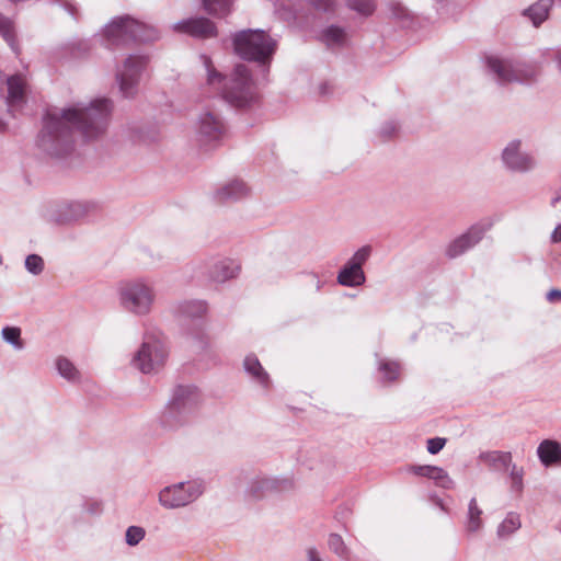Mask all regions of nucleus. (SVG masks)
I'll list each match as a JSON object with an SVG mask.
<instances>
[{
    "mask_svg": "<svg viewBox=\"0 0 561 561\" xmlns=\"http://www.w3.org/2000/svg\"><path fill=\"white\" fill-rule=\"evenodd\" d=\"M111 112L112 102L108 99L50 110L44 116L39 146L51 154H59V146L68 144L73 134L87 140L98 139L107 130Z\"/></svg>",
    "mask_w": 561,
    "mask_h": 561,
    "instance_id": "1",
    "label": "nucleus"
},
{
    "mask_svg": "<svg viewBox=\"0 0 561 561\" xmlns=\"http://www.w3.org/2000/svg\"><path fill=\"white\" fill-rule=\"evenodd\" d=\"M118 307L136 318L149 317L156 307L157 289L147 277H133L121 280L116 286Z\"/></svg>",
    "mask_w": 561,
    "mask_h": 561,
    "instance_id": "2",
    "label": "nucleus"
},
{
    "mask_svg": "<svg viewBox=\"0 0 561 561\" xmlns=\"http://www.w3.org/2000/svg\"><path fill=\"white\" fill-rule=\"evenodd\" d=\"M169 356L170 346L167 337L159 331H146L130 364L145 375H156L165 367Z\"/></svg>",
    "mask_w": 561,
    "mask_h": 561,
    "instance_id": "3",
    "label": "nucleus"
},
{
    "mask_svg": "<svg viewBox=\"0 0 561 561\" xmlns=\"http://www.w3.org/2000/svg\"><path fill=\"white\" fill-rule=\"evenodd\" d=\"M233 47L241 58L266 66L276 50V42L262 30H244L233 36Z\"/></svg>",
    "mask_w": 561,
    "mask_h": 561,
    "instance_id": "4",
    "label": "nucleus"
},
{
    "mask_svg": "<svg viewBox=\"0 0 561 561\" xmlns=\"http://www.w3.org/2000/svg\"><path fill=\"white\" fill-rule=\"evenodd\" d=\"M221 98L238 108L249 107L259 100L257 87L248 66L236 65L227 79Z\"/></svg>",
    "mask_w": 561,
    "mask_h": 561,
    "instance_id": "5",
    "label": "nucleus"
},
{
    "mask_svg": "<svg viewBox=\"0 0 561 561\" xmlns=\"http://www.w3.org/2000/svg\"><path fill=\"white\" fill-rule=\"evenodd\" d=\"M103 37L108 46L125 45L130 41L150 42L158 35L154 28L129 16L114 18L103 28Z\"/></svg>",
    "mask_w": 561,
    "mask_h": 561,
    "instance_id": "6",
    "label": "nucleus"
},
{
    "mask_svg": "<svg viewBox=\"0 0 561 561\" xmlns=\"http://www.w3.org/2000/svg\"><path fill=\"white\" fill-rule=\"evenodd\" d=\"M204 484L198 480L181 481L162 488L158 503L165 510H178L197 501L204 493Z\"/></svg>",
    "mask_w": 561,
    "mask_h": 561,
    "instance_id": "7",
    "label": "nucleus"
},
{
    "mask_svg": "<svg viewBox=\"0 0 561 561\" xmlns=\"http://www.w3.org/2000/svg\"><path fill=\"white\" fill-rule=\"evenodd\" d=\"M148 57L145 55H128L117 65L115 79L124 98L130 99L137 94L141 76L147 67Z\"/></svg>",
    "mask_w": 561,
    "mask_h": 561,
    "instance_id": "8",
    "label": "nucleus"
},
{
    "mask_svg": "<svg viewBox=\"0 0 561 561\" xmlns=\"http://www.w3.org/2000/svg\"><path fill=\"white\" fill-rule=\"evenodd\" d=\"M203 401V394L195 386L181 385L174 388L168 409L179 420L188 421L198 413Z\"/></svg>",
    "mask_w": 561,
    "mask_h": 561,
    "instance_id": "9",
    "label": "nucleus"
},
{
    "mask_svg": "<svg viewBox=\"0 0 561 561\" xmlns=\"http://www.w3.org/2000/svg\"><path fill=\"white\" fill-rule=\"evenodd\" d=\"M493 75L500 83H531L539 76L537 68L527 66L513 59L493 58Z\"/></svg>",
    "mask_w": 561,
    "mask_h": 561,
    "instance_id": "10",
    "label": "nucleus"
},
{
    "mask_svg": "<svg viewBox=\"0 0 561 561\" xmlns=\"http://www.w3.org/2000/svg\"><path fill=\"white\" fill-rule=\"evenodd\" d=\"M194 126L198 141L202 145L217 142L225 134V124L220 113L211 106H205L199 110Z\"/></svg>",
    "mask_w": 561,
    "mask_h": 561,
    "instance_id": "11",
    "label": "nucleus"
},
{
    "mask_svg": "<svg viewBox=\"0 0 561 561\" xmlns=\"http://www.w3.org/2000/svg\"><path fill=\"white\" fill-rule=\"evenodd\" d=\"M502 162L512 172L526 173L537 165L536 158L522 149V141L514 139L502 151Z\"/></svg>",
    "mask_w": 561,
    "mask_h": 561,
    "instance_id": "12",
    "label": "nucleus"
},
{
    "mask_svg": "<svg viewBox=\"0 0 561 561\" xmlns=\"http://www.w3.org/2000/svg\"><path fill=\"white\" fill-rule=\"evenodd\" d=\"M199 60L203 67L204 82L199 88L201 98H214L221 95L227 78L214 65L207 55H201Z\"/></svg>",
    "mask_w": 561,
    "mask_h": 561,
    "instance_id": "13",
    "label": "nucleus"
},
{
    "mask_svg": "<svg viewBox=\"0 0 561 561\" xmlns=\"http://www.w3.org/2000/svg\"><path fill=\"white\" fill-rule=\"evenodd\" d=\"M250 195V187L240 179H232L220 185L214 193L218 203H231L241 201Z\"/></svg>",
    "mask_w": 561,
    "mask_h": 561,
    "instance_id": "14",
    "label": "nucleus"
},
{
    "mask_svg": "<svg viewBox=\"0 0 561 561\" xmlns=\"http://www.w3.org/2000/svg\"><path fill=\"white\" fill-rule=\"evenodd\" d=\"M174 30L195 37H213L216 35L215 24L206 18L188 19L178 22Z\"/></svg>",
    "mask_w": 561,
    "mask_h": 561,
    "instance_id": "15",
    "label": "nucleus"
},
{
    "mask_svg": "<svg viewBox=\"0 0 561 561\" xmlns=\"http://www.w3.org/2000/svg\"><path fill=\"white\" fill-rule=\"evenodd\" d=\"M241 271V265L233 259H220L216 261L209 272V277L216 283H225L236 278Z\"/></svg>",
    "mask_w": 561,
    "mask_h": 561,
    "instance_id": "16",
    "label": "nucleus"
},
{
    "mask_svg": "<svg viewBox=\"0 0 561 561\" xmlns=\"http://www.w3.org/2000/svg\"><path fill=\"white\" fill-rule=\"evenodd\" d=\"M537 456L545 468L561 466V443L543 439L537 447Z\"/></svg>",
    "mask_w": 561,
    "mask_h": 561,
    "instance_id": "17",
    "label": "nucleus"
},
{
    "mask_svg": "<svg viewBox=\"0 0 561 561\" xmlns=\"http://www.w3.org/2000/svg\"><path fill=\"white\" fill-rule=\"evenodd\" d=\"M7 104L11 111L22 107L25 102V79L21 76H12L7 79Z\"/></svg>",
    "mask_w": 561,
    "mask_h": 561,
    "instance_id": "18",
    "label": "nucleus"
},
{
    "mask_svg": "<svg viewBox=\"0 0 561 561\" xmlns=\"http://www.w3.org/2000/svg\"><path fill=\"white\" fill-rule=\"evenodd\" d=\"M554 0H538L522 11V16L527 19L533 26L539 27L548 18Z\"/></svg>",
    "mask_w": 561,
    "mask_h": 561,
    "instance_id": "19",
    "label": "nucleus"
},
{
    "mask_svg": "<svg viewBox=\"0 0 561 561\" xmlns=\"http://www.w3.org/2000/svg\"><path fill=\"white\" fill-rule=\"evenodd\" d=\"M243 368L256 385L264 389H268L271 385L270 376L255 355L250 354L245 356L243 360Z\"/></svg>",
    "mask_w": 561,
    "mask_h": 561,
    "instance_id": "20",
    "label": "nucleus"
},
{
    "mask_svg": "<svg viewBox=\"0 0 561 561\" xmlns=\"http://www.w3.org/2000/svg\"><path fill=\"white\" fill-rule=\"evenodd\" d=\"M525 470L520 466H511L510 471L504 473V483L514 499H520L524 492Z\"/></svg>",
    "mask_w": 561,
    "mask_h": 561,
    "instance_id": "21",
    "label": "nucleus"
},
{
    "mask_svg": "<svg viewBox=\"0 0 561 561\" xmlns=\"http://www.w3.org/2000/svg\"><path fill=\"white\" fill-rule=\"evenodd\" d=\"M283 483L287 485L291 484L290 481L287 480L279 481L274 478H259L251 483L249 492L254 499H259L268 492L283 490L285 488L282 485Z\"/></svg>",
    "mask_w": 561,
    "mask_h": 561,
    "instance_id": "22",
    "label": "nucleus"
},
{
    "mask_svg": "<svg viewBox=\"0 0 561 561\" xmlns=\"http://www.w3.org/2000/svg\"><path fill=\"white\" fill-rule=\"evenodd\" d=\"M54 364L58 375L66 381L70 383H79L81 381V371L68 357L62 355L57 356Z\"/></svg>",
    "mask_w": 561,
    "mask_h": 561,
    "instance_id": "23",
    "label": "nucleus"
},
{
    "mask_svg": "<svg viewBox=\"0 0 561 561\" xmlns=\"http://www.w3.org/2000/svg\"><path fill=\"white\" fill-rule=\"evenodd\" d=\"M336 280L345 287H358L365 283L366 276L364 270H357L345 263L340 270Z\"/></svg>",
    "mask_w": 561,
    "mask_h": 561,
    "instance_id": "24",
    "label": "nucleus"
},
{
    "mask_svg": "<svg viewBox=\"0 0 561 561\" xmlns=\"http://www.w3.org/2000/svg\"><path fill=\"white\" fill-rule=\"evenodd\" d=\"M476 245L466 232H462L445 247L444 253L448 259H456L473 249Z\"/></svg>",
    "mask_w": 561,
    "mask_h": 561,
    "instance_id": "25",
    "label": "nucleus"
},
{
    "mask_svg": "<svg viewBox=\"0 0 561 561\" xmlns=\"http://www.w3.org/2000/svg\"><path fill=\"white\" fill-rule=\"evenodd\" d=\"M520 527V515L516 512H508L505 518L499 524L496 536L501 540H506L511 538Z\"/></svg>",
    "mask_w": 561,
    "mask_h": 561,
    "instance_id": "26",
    "label": "nucleus"
},
{
    "mask_svg": "<svg viewBox=\"0 0 561 561\" xmlns=\"http://www.w3.org/2000/svg\"><path fill=\"white\" fill-rule=\"evenodd\" d=\"M491 228V221L488 218L472 224L465 232L471 239L474 245H478L486 236Z\"/></svg>",
    "mask_w": 561,
    "mask_h": 561,
    "instance_id": "27",
    "label": "nucleus"
},
{
    "mask_svg": "<svg viewBox=\"0 0 561 561\" xmlns=\"http://www.w3.org/2000/svg\"><path fill=\"white\" fill-rule=\"evenodd\" d=\"M179 310L185 317H202L207 311V305L203 300H187L180 305Z\"/></svg>",
    "mask_w": 561,
    "mask_h": 561,
    "instance_id": "28",
    "label": "nucleus"
},
{
    "mask_svg": "<svg viewBox=\"0 0 561 561\" xmlns=\"http://www.w3.org/2000/svg\"><path fill=\"white\" fill-rule=\"evenodd\" d=\"M204 9L211 15L225 16L230 12L232 0H202Z\"/></svg>",
    "mask_w": 561,
    "mask_h": 561,
    "instance_id": "29",
    "label": "nucleus"
},
{
    "mask_svg": "<svg viewBox=\"0 0 561 561\" xmlns=\"http://www.w3.org/2000/svg\"><path fill=\"white\" fill-rule=\"evenodd\" d=\"M328 545L330 550L340 557L342 561H348L351 559V551L340 535L331 534L328 540Z\"/></svg>",
    "mask_w": 561,
    "mask_h": 561,
    "instance_id": "30",
    "label": "nucleus"
},
{
    "mask_svg": "<svg viewBox=\"0 0 561 561\" xmlns=\"http://www.w3.org/2000/svg\"><path fill=\"white\" fill-rule=\"evenodd\" d=\"M1 337L16 351H21L24 347L21 339V329L18 327H4L1 330Z\"/></svg>",
    "mask_w": 561,
    "mask_h": 561,
    "instance_id": "31",
    "label": "nucleus"
},
{
    "mask_svg": "<svg viewBox=\"0 0 561 561\" xmlns=\"http://www.w3.org/2000/svg\"><path fill=\"white\" fill-rule=\"evenodd\" d=\"M322 38L329 46L342 45L346 41V33L339 26H329L323 31Z\"/></svg>",
    "mask_w": 561,
    "mask_h": 561,
    "instance_id": "32",
    "label": "nucleus"
},
{
    "mask_svg": "<svg viewBox=\"0 0 561 561\" xmlns=\"http://www.w3.org/2000/svg\"><path fill=\"white\" fill-rule=\"evenodd\" d=\"M371 252L373 248L370 245H363L347 260L346 264L363 270V265L368 261Z\"/></svg>",
    "mask_w": 561,
    "mask_h": 561,
    "instance_id": "33",
    "label": "nucleus"
},
{
    "mask_svg": "<svg viewBox=\"0 0 561 561\" xmlns=\"http://www.w3.org/2000/svg\"><path fill=\"white\" fill-rule=\"evenodd\" d=\"M511 466H517L513 462L511 453L493 451V468L502 470L503 473L510 471Z\"/></svg>",
    "mask_w": 561,
    "mask_h": 561,
    "instance_id": "34",
    "label": "nucleus"
},
{
    "mask_svg": "<svg viewBox=\"0 0 561 561\" xmlns=\"http://www.w3.org/2000/svg\"><path fill=\"white\" fill-rule=\"evenodd\" d=\"M379 371L387 381H393L400 374V365L397 362L383 359L379 363Z\"/></svg>",
    "mask_w": 561,
    "mask_h": 561,
    "instance_id": "35",
    "label": "nucleus"
},
{
    "mask_svg": "<svg viewBox=\"0 0 561 561\" xmlns=\"http://www.w3.org/2000/svg\"><path fill=\"white\" fill-rule=\"evenodd\" d=\"M481 511L479 510L477 502L472 499L469 503L468 510V530L477 531L481 527Z\"/></svg>",
    "mask_w": 561,
    "mask_h": 561,
    "instance_id": "36",
    "label": "nucleus"
},
{
    "mask_svg": "<svg viewBox=\"0 0 561 561\" xmlns=\"http://www.w3.org/2000/svg\"><path fill=\"white\" fill-rule=\"evenodd\" d=\"M146 536V530L141 526H129L125 531V542L129 547L139 545Z\"/></svg>",
    "mask_w": 561,
    "mask_h": 561,
    "instance_id": "37",
    "label": "nucleus"
},
{
    "mask_svg": "<svg viewBox=\"0 0 561 561\" xmlns=\"http://www.w3.org/2000/svg\"><path fill=\"white\" fill-rule=\"evenodd\" d=\"M0 33L2 34L3 38L8 42V44L11 46V48L15 53H18V48H16L15 42H14V35L12 32V23L8 18H5L1 13H0Z\"/></svg>",
    "mask_w": 561,
    "mask_h": 561,
    "instance_id": "38",
    "label": "nucleus"
},
{
    "mask_svg": "<svg viewBox=\"0 0 561 561\" xmlns=\"http://www.w3.org/2000/svg\"><path fill=\"white\" fill-rule=\"evenodd\" d=\"M26 271L32 275H39L44 271V260L37 254H30L24 262Z\"/></svg>",
    "mask_w": 561,
    "mask_h": 561,
    "instance_id": "39",
    "label": "nucleus"
},
{
    "mask_svg": "<svg viewBox=\"0 0 561 561\" xmlns=\"http://www.w3.org/2000/svg\"><path fill=\"white\" fill-rule=\"evenodd\" d=\"M431 479L436 482L438 486L444 489H451L454 481L449 478L448 473L440 467H435L432 470Z\"/></svg>",
    "mask_w": 561,
    "mask_h": 561,
    "instance_id": "40",
    "label": "nucleus"
},
{
    "mask_svg": "<svg viewBox=\"0 0 561 561\" xmlns=\"http://www.w3.org/2000/svg\"><path fill=\"white\" fill-rule=\"evenodd\" d=\"M348 7L363 15H370L376 8L373 0H348Z\"/></svg>",
    "mask_w": 561,
    "mask_h": 561,
    "instance_id": "41",
    "label": "nucleus"
},
{
    "mask_svg": "<svg viewBox=\"0 0 561 561\" xmlns=\"http://www.w3.org/2000/svg\"><path fill=\"white\" fill-rule=\"evenodd\" d=\"M399 125L396 121H387L379 127V135L382 138H391L397 134Z\"/></svg>",
    "mask_w": 561,
    "mask_h": 561,
    "instance_id": "42",
    "label": "nucleus"
},
{
    "mask_svg": "<svg viewBox=\"0 0 561 561\" xmlns=\"http://www.w3.org/2000/svg\"><path fill=\"white\" fill-rule=\"evenodd\" d=\"M82 508H83L84 513L92 515V516H98L102 513L103 505H102V502H100L98 500H88L84 502Z\"/></svg>",
    "mask_w": 561,
    "mask_h": 561,
    "instance_id": "43",
    "label": "nucleus"
},
{
    "mask_svg": "<svg viewBox=\"0 0 561 561\" xmlns=\"http://www.w3.org/2000/svg\"><path fill=\"white\" fill-rule=\"evenodd\" d=\"M446 444L445 438L434 437L427 439V451L432 455L439 453Z\"/></svg>",
    "mask_w": 561,
    "mask_h": 561,
    "instance_id": "44",
    "label": "nucleus"
},
{
    "mask_svg": "<svg viewBox=\"0 0 561 561\" xmlns=\"http://www.w3.org/2000/svg\"><path fill=\"white\" fill-rule=\"evenodd\" d=\"M307 561H324L316 548L307 549Z\"/></svg>",
    "mask_w": 561,
    "mask_h": 561,
    "instance_id": "45",
    "label": "nucleus"
},
{
    "mask_svg": "<svg viewBox=\"0 0 561 561\" xmlns=\"http://www.w3.org/2000/svg\"><path fill=\"white\" fill-rule=\"evenodd\" d=\"M547 300L549 302H556L561 300V290L560 289H551L547 293Z\"/></svg>",
    "mask_w": 561,
    "mask_h": 561,
    "instance_id": "46",
    "label": "nucleus"
},
{
    "mask_svg": "<svg viewBox=\"0 0 561 561\" xmlns=\"http://www.w3.org/2000/svg\"><path fill=\"white\" fill-rule=\"evenodd\" d=\"M71 207L76 209L77 215H82V214L87 213V211H88V209H89L90 207H92V206H91V205H89V204L83 205V204H81V203H76V204L71 205Z\"/></svg>",
    "mask_w": 561,
    "mask_h": 561,
    "instance_id": "47",
    "label": "nucleus"
},
{
    "mask_svg": "<svg viewBox=\"0 0 561 561\" xmlns=\"http://www.w3.org/2000/svg\"><path fill=\"white\" fill-rule=\"evenodd\" d=\"M551 239L553 242H561V224L554 228Z\"/></svg>",
    "mask_w": 561,
    "mask_h": 561,
    "instance_id": "48",
    "label": "nucleus"
},
{
    "mask_svg": "<svg viewBox=\"0 0 561 561\" xmlns=\"http://www.w3.org/2000/svg\"><path fill=\"white\" fill-rule=\"evenodd\" d=\"M64 7L72 16H76L77 9H76V5L72 2L65 1L64 2Z\"/></svg>",
    "mask_w": 561,
    "mask_h": 561,
    "instance_id": "49",
    "label": "nucleus"
},
{
    "mask_svg": "<svg viewBox=\"0 0 561 561\" xmlns=\"http://www.w3.org/2000/svg\"><path fill=\"white\" fill-rule=\"evenodd\" d=\"M411 471H412L414 474L422 477V476H423V473H424L423 471H425V470H424V466H415V467H412V468H411Z\"/></svg>",
    "mask_w": 561,
    "mask_h": 561,
    "instance_id": "50",
    "label": "nucleus"
},
{
    "mask_svg": "<svg viewBox=\"0 0 561 561\" xmlns=\"http://www.w3.org/2000/svg\"><path fill=\"white\" fill-rule=\"evenodd\" d=\"M433 468L434 466H424L425 471H423L424 473L422 477L431 479Z\"/></svg>",
    "mask_w": 561,
    "mask_h": 561,
    "instance_id": "51",
    "label": "nucleus"
},
{
    "mask_svg": "<svg viewBox=\"0 0 561 561\" xmlns=\"http://www.w3.org/2000/svg\"><path fill=\"white\" fill-rule=\"evenodd\" d=\"M556 61H557L558 69L561 72V51L557 55Z\"/></svg>",
    "mask_w": 561,
    "mask_h": 561,
    "instance_id": "52",
    "label": "nucleus"
},
{
    "mask_svg": "<svg viewBox=\"0 0 561 561\" xmlns=\"http://www.w3.org/2000/svg\"><path fill=\"white\" fill-rule=\"evenodd\" d=\"M485 64L488 67H491V58L490 57H485Z\"/></svg>",
    "mask_w": 561,
    "mask_h": 561,
    "instance_id": "53",
    "label": "nucleus"
},
{
    "mask_svg": "<svg viewBox=\"0 0 561 561\" xmlns=\"http://www.w3.org/2000/svg\"><path fill=\"white\" fill-rule=\"evenodd\" d=\"M5 124L0 119V131L4 130Z\"/></svg>",
    "mask_w": 561,
    "mask_h": 561,
    "instance_id": "54",
    "label": "nucleus"
},
{
    "mask_svg": "<svg viewBox=\"0 0 561 561\" xmlns=\"http://www.w3.org/2000/svg\"><path fill=\"white\" fill-rule=\"evenodd\" d=\"M316 286H317V289H320L322 286V283L319 279H317Z\"/></svg>",
    "mask_w": 561,
    "mask_h": 561,
    "instance_id": "55",
    "label": "nucleus"
},
{
    "mask_svg": "<svg viewBox=\"0 0 561 561\" xmlns=\"http://www.w3.org/2000/svg\"><path fill=\"white\" fill-rule=\"evenodd\" d=\"M559 199H560L559 197L553 198V199L551 201V204L554 206Z\"/></svg>",
    "mask_w": 561,
    "mask_h": 561,
    "instance_id": "56",
    "label": "nucleus"
},
{
    "mask_svg": "<svg viewBox=\"0 0 561 561\" xmlns=\"http://www.w3.org/2000/svg\"><path fill=\"white\" fill-rule=\"evenodd\" d=\"M0 82H2V76L0 75Z\"/></svg>",
    "mask_w": 561,
    "mask_h": 561,
    "instance_id": "57",
    "label": "nucleus"
}]
</instances>
